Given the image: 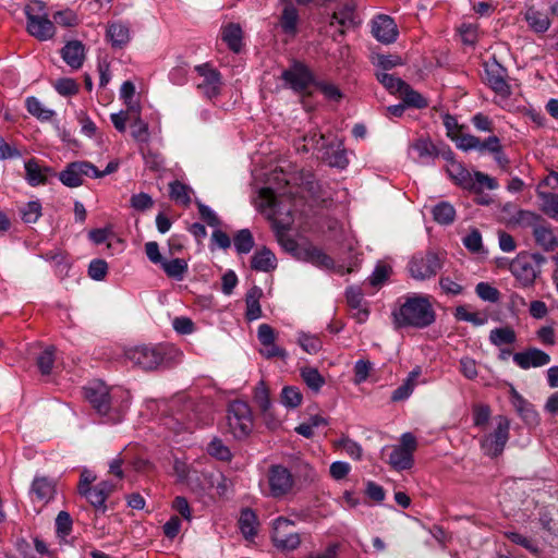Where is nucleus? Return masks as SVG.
<instances>
[{"mask_svg": "<svg viewBox=\"0 0 558 558\" xmlns=\"http://www.w3.org/2000/svg\"><path fill=\"white\" fill-rule=\"evenodd\" d=\"M64 62L74 70L80 69L85 60V47L80 40L69 41L61 50Z\"/></svg>", "mask_w": 558, "mask_h": 558, "instance_id": "5701e85b", "label": "nucleus"}, {"mask_svg": "<svg viewBox=\"0 0 558 558\" xmlns=\"http://www.w3.org/2000/svg\"><path fill=\"white\" fill-rule=\"evenodd\" d=\"M510 421L505 415H497L493 420V430L485 433L481 440V448L489 457H498L505 449L509 439Z\"/></svg>", "mask_w": 558, "mask_h": 558, "instance_id": "20e7f679", "label": "nucleus"}, {"mask_svg": "<svg viewBox=\"0 0 558 558\" xmlns=\"http://www.w3.org/2000/svg\"><path fill=\"white\" fill-rule=\"evenodd\" d=\"M512 404L515 408L519 415L529 424L537 422V413L533 409L532 404L529 403L518 391L512 390Z\"/></svg>", "mask_w": 558, "mask_h": 558, "instance_id": "72a5a7b5", "label": "nucleus"}, {"mask_svg": "<svg viewBox=\"0 0 558 558\" xmlns=\"http://www.w3.org/2000/svg\"><path fill=\"white\" fill-rule=\"evenodd\" d=\"M234 247L239 254H247L254 247V238L248 229H242L233 238Z\"/></svg>", "mask_w": 558, "mask_h": 558, "instance_id": "8fccbe9b", "label": "nucleus"}, {"mask_svg": "<svg viewBox=\"0 0 558 558\" xmlns=\"http://www.w3.org/2000/svg\"><path fill=\"white\" fill-rule=\"evenodd\" d=\"M303 400V396L298 387L286 386L281 391V402L288 408H298Z\"/></svg>", "mask_w": 558, "mask_h": 558, "instance_id": "864d4df0", "label": "nucleus"}, {"mask_svg": "<svg viewBox=\"0 0 558 558\" xmlns=\"http://www.w3.org/2000/svg\"><path fill=\"white\" fill-rule=\"evenodd\" d=\"M254 402L263 413H267L270 409L269 391L264 381H260L255 388Z\"/></svg>", "mask_w": 558, "mask_h": 558, "instance_id": "bf43d9fd", "label": "nucleus"}, {"mask_svg": "<svg viewBox=\"0 0 558 558\" xmlns=\"http://www.w3.org/2000/svg\"><path fill=\"white\" fill-rule=\"evenodd\" d=\"M268 485L271 497L282 498L293 490L294 477L287 468L275 464L268 470Z\"/></svg>", "mask_w": 558, "mask_h": 558, "instance_id": "9d476101", "label": "nucleus"}, {"mask_svg": "<svg viewBox=\"0 0 558 558\" xmlns=\"http://www.w3.org/2000/svg\"><path fill=\"white\" fill-rule=\"evenodd\" d=\"M54 347L46 348L37 357V366L43 375H49L54 364Z\"/></svg>", "mask_w": 558, "mask_h": 558, "instance_id": "5fc2aeb1", "label": "nucleus"}, {"mask_svg": "<svg viewBox=\"0 0 558 558\" xmlns=\"http://www.w3.org/2000/svg\"><path fill=\"white\" fill-rule=\"evenodd\" d=\"M106 35L113 48H122L131 39L130 28L122 22L109 23Z\"/></svg>", "mask_w": 558, "mask_h": 558, "instance_id": "bb28decb", "label": "nucleus"}, {"mask_svg": "<svg viewBox=\"0 0 558 558\" xmlns=\"http://www.w3.org/2000/svg\"><path fill=\"white\" fill-rule=\"evenodd\" d=\"M513 361L521 368L527 369L547 365L550 362V356L537 348H530L523 352L514 353Z\"/></svg>", "mask_w": 558, "mask_h": 558, "instance_id": "aec40b11", "label": "nucleus"}, {"mask_svg": "<svg viewBox=\"0 0 558 558\" xmlns=\"http://www.w3.org/2000/svg\"><path fill=\"white\" fill-rule=\"evenodd\" d=\"M348 305L357 310L356 317L360 323L365 322L368 316V311L362 308L363 292L359 287H350L345 293Z\"/></svg>", "mask_w": 558, "mask_h": 558, "instance_id": "e433bc0d", "label": "nucleus"}, {"mask_svg": "<svg viewBox=\"0 0 558 558\" xmlns=\"http://www.w3.org/2000/svg\"><path fill=\"white\" fill-rule=\"evenodd\" d=\"M454 317L458 320L472 323L474 326H482L487 322L486 316H483L480 313H471L464 305H460L456 308Z\"/></svg>", "mask_w": 558, "mask_h": 558, "instance_id": "13d9d810", "label": "nucleus"}, {"mask_svg": "<svg viewBox=\"0 0 558 558\" xmlns=\"http://www.w3.org/2000/svg\"><path fill=\"white\" fill-rule=\"evenodd\" d=\"M441 267V259L432 251L415 254L408 265L411 277L421 281L435 277Z\"/></svg>", "mask_w": 558, "mask_h": 558, "instance_id": "423d86ee", "label": "nucleus"}, {"mask_svg": "<svg viewBox=\"0 0 558 558\" xmlns=\"http://www.w3.org/2000/svg\"><path fill=\"white\" fill-rule=\"evenodd\" d=\"M373 36L383 44H391L397 39L398 28L388 15H378L372 22Z\"/></svg>", "mask_w": 558, "mask_h": 558, "instance_id": "a211bd4d", "label": "nucleus"}, {"mask_svg": "<svg viewBox=\"0 0 558 558\" xmlns=\"http://www.w3.org/2000/svg\"><path fill=\"white\" fill-rule=\"evenodd\" d=\"M299 22V12L296 8L287 3L280 16V26L286 34L295 35Z\"/></svg>", "mask_w": 558, "mask_h": 558, "instance_id": "c9c22d12", "label": "nucleus"}, {"mask_svg": "<svg viewBox=\"0 0 558 558\" xmlns=\"http://www.w3.org/2000/svg\"><path fill=\"white\" fill-rule=\"evenodd\" d=\"M337 23L340 28L338 35L344 36L347 29L356 27L360 24L356 13V3L353 0L340 3L331 15L330 25Z\"/></svg>", "mask_w": 558, "mask_h": 558, "instance_id": "4468645a", "label": "nucleus"}, {"mask_svg": "<svg viewBox=\"0 0 558 558\" xmlns=\"http://www.w3.org/2000/svg\"><path fill=\"white\" fill-rule=\"evenodd\" d=\"M446 171L459 186L465 190H475L473 175L461 162L451 160V162L447 163Z\"/></svg>", "mask_w": 558, "mask_h": 558, "instance_id": "4be33fe9", "label": "nucleus"}, {"mask_svg": "<svg viewBox=\"0 0 558 558\" xmlns=\"http://www.w3.org/2000/svg\"><path fill=\"white\" fill-rule=\"evenodd\" d=\"M221 37L230 50L233 52H240L242 48L243 32L239 24L229 23L223 26Z\"/></svg>", "mask_w": 558, "mask_h": 558, "instance_id": "c85d7f7f", "label": "nucleus"}, {"mask_svg": "<svg viewBox=\"0 0 558 558\" xmlns=\"http://www.w3.org/2000/svg\"><path fill=\"white\" fill-rule=\"evenodd\" d=\"M541 199V210L549 218L558 221V194L537 191Z\"/></svg>", "mask_w": 558, "mask_h": 558, "instance_id": "4c0bfd02", "label": "nucleus"}, {"mask_svg": "<svg viewBox=\"0 0 558 558\" xmlns=\"http://www.w3.org/2000/svg\"><path fill=\"white\" fill-rule=\"evenodd\" d=\"M476 294L484 301L488 302H498L500 298V292L486 282H480L475 287Z\"/></svg>", "mask_w": 558, "mask_h": 558, "instance_id": "69168bd1", "label": "nucleus"}, {"mask_svg": "<svg viewBox=\"0 0 558 558\" xmlns=\"http://www.w3.org/2000/svg\"><path fill=\"white\" fill-rule=\"evenodd\" d=\"M207 452L213 458L229 462L232 459V453L221 439L215 437L207 446Z\"/></svg>", "mask_w": 558, "mask_h": 558, "instance_id": "3c124183", "label": "nucleus"}, {"mask_svg": "<svg viewBox=\"0 0 558 558\" xmlns=\"http://www.w3.org/2000/svg\"><path fill=\"white\" fill-rule=\"evenodd\" d=\"M25 105L27 111L40 121H49L54 116L53 110L45 108L43 104L34 96L27 97Z\"/></svg>", "mask_w": 558, "mask_h": 558, "instance_id": "ea45409f", "label": "nucleus"}, {"mask_svg": "<svg viewBox=\"0 0 558 558\" xmlns=\"http://www.w3.org/2000/svg\"><path fill=\"white\" fill-rule=\"evenodd\" d=\"M533 236L536 244L545 252H554L558 247L555 229L546 220L535 228Z\"/></svg>", "mask_w": 558, "mask_h": 558, "instance_id": "412c9836", "label": "nucleus"}, {"mask_svg": "<svg viewBox=\"0 0 558 558\" xmlns=\"http://www.w3.org/2000/svg\"><path fill=\"white\" fill-rule=\"evenodd\" d=\"M545 219L533 211L520 209L517 213L515 221L526 228H532V231L537 228Z\"/></svg>", "mask_w": 558, "mask_h": 558, "instance_id": "6e6d98bb", "label": "nucleus"}, {"mask_svg": "<svg viewBox=\"0 0 558 558\" xmlns=\"http://www.w3.org/2000/svg\"><path fill=\"white\" fill-rule=\"evenodd\" d=\"M32 493L39 501L48 502L54 495V484L47 477H35L32 484Z\"/></svg>", "mask_w": 558, "mask_h": 558, "instance_id": "473e14b6", "label": "nucleus"}, {"mask_svg": "<svg viewBox=\"0 0 558 558\" xmlns=\"http://www.w3.org/2000/svg\"><path fill=\"white\" fill-rule=\"evenodd\" d=\"M305 257L313 265L331 268L333 266V260L330 256H328L323 250L316 246H308L304 251Z\"/></svg>", "mask_w": 558, "mask_h": 558, "instance_id": "c03bdc74", "label": "nucleus"}, {"mask_svg": "<svg viewBox=\"0 0 558 558\" xmlns=\"http://www.w3.org/2000/svg\"><path fill=\"white\" fill-rule=\"evenodd\" d=\"M27 32L38 40L51 39L56 34L54 23L48 19L43 1L34 0L25 7Z\"/></svg>", "mask_w": 558, "mask_h": 558, "instance_id": "f03ea898", "label": "nucleus"}, {"mask_svg": "<svg viewBox=\"0 0 558 558\" xmlns=\"http://www.w3.org/2000/svg\"><path fill=\"white\" fill-rule=\"evenodd\" d=\"M132 136L138 143H147L149 141L148 124L140 117V111L134 109L131 120Z\"/></svg>", "mask_w": 558, "mask_h": 558, "instance_id": "a19ab883", "label": "nucleus"}, {"mask_svg": "<svg viewBox=\"0 0 558 558\" xmlns=\"http://www.w3.org/2000/svg\"><path fill=\"white\" fill-rule=\"evenodd\" d=\"M257 337L262 344L259 353L265 359L278 357L284 360L288 356L287 351L276 344L277 333L275 329L268 324H262L257 330Z\"/></svg>", "mask_w": 558, "mask_h": 558, "instance_id": "ddd939ff", "label": "nucleus"}, {"mask_svg": "<svg viewBox=\"0 0 558 558\" xmlns=\"http://www.w3.org/2000/svg\"><path fill=\"white\" fill-rule=\"evenodd\" d=\"M173 472L180 482L187 484L191 483L193 476L197 473L195 470H192L186 462L180 459L174 460Z\"/></svg>", "mask_w": 558, "mask_h": 558, "instance_id": "e2e57ef3", "label": "nucleus"}, {"mask_svg": "<svg viewBox=\"0 0 558 558\" xmlns=\"http://www.w3.org/2000/svg\"><path fill=\"white\" fill-rule=\"evenodd\" d=\"M161 268L165 274L172 279L182 280L189 270L187 262L183 258L163 259Z\"/></svg>", "mask_w": 558, "mask_h": 558, "instance_id": "f704fd0d", "label": "nucleus"}, {"mask_svg": "<svg viewBox=\"0 0 558 558\" xmlns=\"http://www.w3.org/2000/svg\"><path fill=\"white\" fill-rule=\"evenodd\" d=\"M417 448V441L412 433H404L400 438V445L395 446L389 456V464L398 471L409 470L413 466V453Z\"/></svg>", "mask_w": 558, "mask_h": 558, "instance_id": "0eeeda50", "label": "nucleus"}, {"mask_svg": "<svg viewBox=\"0 0 558 558\" xmlns=\"http://www.w3.org/2000/svg\"><path fill=\"white\" fill-rule=\"evenodd\" d=\"M284 84L298 94H303L313 84L312 71L302 62L294 61L281 74Z\"/></svg>", "mask_w": 558, "mask_h": 558, "instance_id": "6e6552de", "label": "nucleus"}, {"mask_svg": "<svg viewBox=\"0 0 558 558\" xmlns=\"http://www.w3.org/2000/svg\"><path fill=\"white\" fill-rule=\"evenodd\" d=\"M473 424L476 427H485L490 420L492 411L487 404H475L472 410Z\"/></svg>", "mask_w": 558, "mask_h": 558, "instance_id": "680f3d73", "label": "nucleus"}, {"mask_svg": "<svg viewBox=\"0 0 558 558\" xmlns=\"http://www.w3.org/2000/svg\"><path fill=\"white\" fill-rule=\"evenodd\" d=\"M170 196L175 202L187 205L191 202L187 186L180 181H173L169 184Z\"/></svg>", "mask_w": 558, "mask_h": 558, "instance_id": "0e129e2a", "label": "nucleus"}, {"mask_svg": "<svg viewBox=\"0 0 558 558\" xmlns=\"http://www.w3.org/2000/svg\"><path fill=\"white\" fill-rule=\"evenodd\" d=\"M86 493L80 495L85 497L86 500L95 508L97 512L105 513L107 510L105 493L97 486L86 489Z\"/></svg>", "mask_w": 558, "mask_h": 558, "instance_id": "09e8293b", "label": "nucleus"}, {"mask_svg": "<svg viewBox=\"0 0 558 558\" xmlns=\"http://www.w3.org/2000/svg\"><path fill=\"white\" fill-rule=\"evenodd\" d=\"M54 88L62 96H71L78 92V84L73 78H59L54 83Z\"/></svg>", "mask_w": 558, "mask_h": 558, "instance_id": "774afa93", "label": "nucleus"}, {"mask_svg": "<svg viewBox=\"0 0 558 558\" xmlns=\"http://www.w3.org/2000/svg\"><path fill=\"white\" fill-rule=\"evenodd\" d=\"M396 327L425 328L435 322L436 314L427 296L413 295L392 312Z\"/></svg>", "mask_w": 558, "mask_h": 558, "instance_id": "f257e3e1", "label": "nucleus"}, {"mask_svg": "<svg viewBox=\"0 0 558 558\" xmlns=\"http://www.w3.org/2000/svg\"><path fill=\"white\" fill-rule=\"evenodd\" d=\"M85 397L100 415H107L109 413L111 409V397L106 386L99 384L95 387L86 388Z\"/></svg>", "mask_w": 558, "mask_h": 558, "instance_id": "6ab92c4d", "label": "nucleus"}, {"mask_svg": "<svg viewBox=\"0 0 558 558\" xmlns=\"http://www.w3.org/2000/svg\"><path fill=\"white\" fill-rule=\"evenodd\" d=\"M517 339L511 327L495 328L489 333V340L494 345L512 344Z\"/></svg>", "mask_w": 558, "mask_h": 558, "instance_id": "49530a36", "label": "nucleus"}, {"mask_svg": "<svg viewBox=\"0 0 558 558\" xmlns=\"http://www.w3.org/2000/svg\"><path fill=\"white\" fill-rule=\"evenodd\" d=\"M263 296V290L254 286L252 287L246 295H245V304H246V318L248 320H255L262 316V307L259 304V300Z\"/></svg>", "mask_w": 558, "mask_h": 558, "instance_id": "c756f323", "label": "nucleus"}, {"mask_svg": "<svg viewBox=\"0 0 558 558\" xmlns=\"http://www.w3.org/2000/svg\"><path fill=\"white\" fill-rule=\"evenodd\" d=\"M376 78L391 94H400L407 84L400 77L386 72H376Z\"/></svg>", "mask_w": 558, "mask_h": 558, "instance_id": "de8ad7c7", "label": "nucleus"}, {"mask_svg": "<svg viewBox=\"0 0 558 558\" xmlns=\"http://www.w3.org/2000/svg\"><path fill=\"white\" fill-rule=\"evenodd\" d=\"M545 260L538 253H521L510 263L509 269L521 287L529 288L534 284Z\"/></svg>", "mask_w": 558, "mask_h": 558, "instance_id": "7ed1b4c3", "label": "nucleus"}, {"mask_svg": "<svg viewBox=\"0 0 558 558\" xmlns=\"http://www.w3.org/2000/svg\"><path fill=\"white\" fill-rule=\"evenodd\" d=\"M412 147L417 151L423 162H428L439 155L436 146L428 138H418L413 143Z\"/></svg>", "mask_w": 558, "mask_h": 558, "instance_id": "79ce46f5", "label": "nucleus"}, {"mask_svg": "<svg viewBox=\"0 0 558 558\" xmlns=\"http://www.w3.org/2000/svg\"><path fill=\"white\" fill-rule=\"evenodd\" d=\"M298 343L305 352L310 354H316L323 345L320 339L317 336H312L304 332L299 335Z\"/></svg>", "mask_w": 558, "mask_h": 558, "instance_id": "052dcab7", "label": "nucleus"}, {"mask_svg": "<svg viewBox=\"0 0 558 558\" xmlns=\"http://www.w3.org/2000/svg\"><path fill=\"white\" fill-rule=\"evenodd\" d=\"M507 70L495 59L485 63V81L488 86L501 98L511 95V87L506 81Z\"/></svg>", "mask_w": 558, "mask_h": 558, "instance_id": "f8f14e48", "label": "nucleus"}, {"mask_svg": "<svg viewBox=\"0 0 558 558\" xmlns=\"http://www.w3.org/2000/svg\"><path fill=\"white\" fill-rule=\"evenodd\" d=\"M125 357L133 365L145 371L156 369L163 361L162 353L155 347L137 345L125 351Z\"/></svg>", "mask_w": 558, "mask_h": 558, "instance_id": "9b49d317", "label": "nucleus"}, {"mask_svg": "<svg viewBox=\"0 0 558 558\" xmlns=\"http://www.w3.org/2000/svg\"><path fill=\"white\" fill-rule=\"evenodd\" d=\"M524 20L529 27L537 34H544L551 25L549 16L545 12L536 9L534 5L527 7L524 13Z\"/></svg>", "mask_w": 558, "mask_h": 558, "instance_id": "b1692460", "label": "nucleus"}, {"mask_svg": "<svg viewBox=\"0 0 558 558\" xmlns=\"http://www.w3.org/2000/svg\"><path fill=\"white\" fill-rule=\"evenodd\" d=\"M257 525L255 512L250 508L243 509L239 519V527L246 539L253 538L257 534Z\"/></svg>", "mask_w": 558, "mask_h": 558, "instance_id": "2f4dec72", "label": "nucleus"}, {"mask_svg": "<svg viewBox=\"0 0 558 558\" xmlns=\"http://www.w3.org/2000/svg\"><path fill=\"white\" fill-rule=\"evenodd\" d=\"M293 522L283 517H279L274 522L271 539L274 545L281 550H294L301 544L299 533L292 532Z\"/></svg>", "mask_w": 558, "mask_h": 558, "instance_id": "1a4fd4ad", "label": "nucleus"}, {"mask_svg": "<svg viewBox=\"0 0 558 558\" xmlns=\"http://www.w3.org/2000/svg\"><path fill=\"white\" fill-rule=\"evenodd\" d=\"M20 213L25 223H34L41 216V204L38 201L28 202Z\"/></svg>", "mask_w": 558, "mask_h": 558, "instance_id": "4d7b16f0", "label": "nucleus"}, {"mask_svg": "<svg viewBox=\"0 0 558 558\" xmlns=\"http://www.w3.org/2000/svg\"><path fill=\"white\" fill-rule=\"evenodd\" d=\"M301 377L306 386L314 392H318L325 385V378L320 375L315 367H303L301 369Z\"/></svg>", "mask_w": 558, "mask_h": 558, "instance_id": "a18cd8bd", "label": "nucleus"}, {"mask_svg": "<svg viewBox=\"0 0 558 558\" xmlns=\"http://www.w3.org/2000/svg\"><path fill=\"white\" fill-rule=\"evenodd\" d=\"M421 375V368L415 367L410 374L408 375L407 379L403 381L401 386H399L396 390H393L391 395V400L393 402L405 400L411 396V393L414 390V387L416 386L417 378Z\"/></svg>", "mask_w": 558, "mask_h": 558, "instance_id": "7c9ffc66", "label": "nucleus"}, {"mask_svg": "<svg viewBox=\"0 0 558 558\" xmlns=\"http://www.w3.org/2000/svg\"><path fill=\"white\" fill-rule=\"evenodd\" d=\"M442 122L447 130V135L456 143L457 147L459 148L460 140L463 136H468L469 134L462 132V126H460L457 119L449 113H446L442 117Z\"/></svg>", "mask_w": 558, "mask_h": 558, "instance_id": "603ef678", "label": "nucleus"}, {"mask_svg": "<svg viewBox=\"0 0 558 558\" xmlns=\"http://www.w3.org/2000/svg\"><path fill=\"white\" fill-rule=\"evenodd\" d=\"M195 70L203 78L197 88L209 99L218 96L222 85L220 73L208 64L197 65Z\"/></svg>", "mask_w": 558, "mask_h": 558, "instance_id": "dca6fc26", "label": "nucleus"}, {"mask_svg": "<svg viewBox=\"0 0 558 558\" xmlns=\"http://www.w3.org/2000/svg\"><path fill=\"white\" fill-rule=\"evenodd\" d=\"M57 534L61 537L70 535L72 531V519L69 512L60 511L56 519Z\"/></svg>", "mask_w": 558, "mask_h": 558, "instance_id": "338daca9", "label": "nucleus"}, {"mask_svg": "<svg viewBox=\"0 0 558 558\" xmlns=\"http://www.w3.org/2000/svg\"><path fill=\"white\" fill-rule=\"evenodd\" d=\"M277 267L275 254L266 246L257 250L251 259V268L256 271L270 272Z\"/></svg>", "mask_w": 558, "mask_h": 558, "instance_id": "393cba45", "label": "nucleus"}, {"mask_svg": "<svg viewBox=\"0 0 558 558\" xmlns=\"http://www.w3.org/2000/svg\"><path fill=\"white\" fill-rule=\"evenodd\" d=\"M500 146V138L496 135H490L485 140H481L480 137L470 134L468 136H463L459 142V149L464 151L477 150L481 154L488 153L490 155L498 153Z\"/></svg>", "mask_w": 558, "mask_h": 558, "instance_id": "f3484780", "label": "nucleus"}, {"mask_svg": "<svg viewBox=\"0 0 558 558\" xmlns=\"http://www.w3.org/2000/svg\"><path fill=\"white\" fill-rule=\"evenodd\" d=\"M324 153L322 158L330 166L343 169L349 163L347 158L345 149L342 147V143L338 142L337 145L330 143L328 145H323Z\"/></svg>", "mask_w": 558, "mask_h": 558, "instance_id": "a878e982", "label": "nucleus"}, {"mask_svg": "<svg viewBox=\"0 0 558 558\" xmlns=\"http://www.w3.org/2000/svg\"><path fill=\"white\" fill-rule=\"evenodd\" d=\"M433 217L440 225H450L454 221L456 210L448 202H440L433 208Z\"/></svg>", "mask_w": 558, "mask_h": 558, "instance_id": "37998d69", "label": "nucleus"}, {"mask_svg": "<svg viewBox=\"0 0 558 558\" xmlns=\"http://www.w3.org/2000/svg\"><path fill=\"white\" fill-rule=\"evenodd\" d=\"M228 425L238 439L246 437L253 427L251 409L246 402L233 401L228 409Z\"/></svg>", "mask_w": 558, "mask_h": 558, "instance_id": "39448f33", "label": "nucleus"}, {"mask_svg": "<svg viewBox=\"0 0 558 558\" xmlns=\"http://www.w3.org/2000/svg\"><path fill=\"white\" fill-rule=\"evenodd\" d=\"M403 100L404 106L423 109L428 106V101L416 90H414L408 83L399 94Z\"/></svg>", "mask_w": 558, "mask_h": 558, "instance_id": "58836bf2", "label": "nucleus"}, {"mask_svg": "<svg viewBox=\"0 0 558 558\" xmlns=\"http://www.w3.org/2000/svg\"><path fill=\"white\" fill-rule=\"evenodd\" d=\"M92 162L73 161L59 173L60 181L69 187H77L84 183V177H92Z\"/></svg>", "mask_w": 558, "mask_h": 558, "instance_id": "2eb2a0df", "label": "nucleus"}, {"mask_svg": "<svg viewBox=\"0 0 558 558\" xmlns=\"http://www.w3.org/2000/svg\"><path fill=\"white\" fill-rule=\"evenodd\" d=\"M26 180L32 186L45 184L48 174L52 173L49 167L40 166L36 159H31L25 163Z\"/></svg>", "mask_w": 558, "mask_h": 558, "instance_id": "cd10ccee", "label": "nucleus"}]
</instances>
